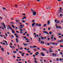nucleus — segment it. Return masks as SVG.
Wrapping results in <instances>:
<instances>
[{"instance_id": "nucleus-1", "label": "nucleus", "mask_w": 63, "mask_h": 63, "mask_svg": "<svg viewBox=\"0 0 63 63\" xmlns=\"http://www.w3.org/2000/svg\"><path fill=\"white\" fill-rule=\"evenodd\" d=\"M32 13L33 14V16H35L36 15V13L35 11H34V12H32Z\"/></svg>"}, {"instance_id": "nucleus-2", "label": "nucleus", "mask_w": 63, "mask_h": 63, "mask_svg": "<svg viewBox=\"0 0 63 63\" xmlns=\"http://www.w3.org/2000/svg\"><path fill=\"white\" fill-rule=\"evenodd\" d=\"M2 24H3V27H4V28L6 29V27L5 26H6L5 24L4 23H2Z\"/></svg>"}, {"instance_id": "nucleus-3", "label": "nucleus", "mask_w": 63, "mask_h": 63, "mask_svg": "<svg viewBox=\"0 0 63 63\" xmlns=\"http://www.w3.org/2000/svg\"><path fill=\"white\" fill-rule=\"evenodd\" d=\"M23 45L24 46H27L28 45V44L27 43V44H25V43H24L23 44Z\"/></svg>"}, {"instance_id": "nucleus-4", "label": "nucleus", "mask_w": 63, "mask_h": 63, "mask_svg": "<svg viewBox=\"0 0 63 63\" xmlns=\"http://www.w3.org/2000/svg\"><path fill=\"white\" fill-rule=\"evenodd\" d=\"M35 23H33L32 25V27H33L35 25Z\"/></svg>"}, {"instance_id": "nucleus-5", "label": "nucleus", "mask_w": 63, "mask_h": 63, "mask_svg": "<svg viewBox=\"0 0 63 63\" xmlns=\"http://www.w3.org/2000/svg\"><path fill=\"white\" fill-rule=\"evenodd\" d=\"M41 44H42V45H43V44H44V43H45V42H43V41H41Z\"/></svg>"}, {"instance_id": "nucleus-6", "label": "nucleus", "mask_w": 63, "mask_h": 63, "mask_svg": "<svg viewBox=\"0 0 63 63\" xmlns=\"http://www.w3.org/2000/svg\"><path fill=\"white\" fill-rule=\"evenodd\" d=\"M41 55H42L43 56H45V55L43 53H41Z\"/></svg>"}, {"instance_id": "nucleus-7", "label": "nucleus", "mask_w": 63, "mask_h": 63, "mask_svg": "<svg viewBox=\"0 0 63 63\" xmlns=\"http://www.w3.org/2000/svg\"><path fill=\"white\" fill-rule=\"evenodd\" d=\"M16 41L17 43L19 42L18 41H19V40L17 39L16 38Z\"/></svg>"}, {"instance_id": "nucleus-8", "label": "nucleus", "mask_w": 63, "mask_h": 63, "mask_svg": "<svg viewBox=\"0 0 63 63\" xmlns=\"http://www.w3.org/2000/svg\"><path fill=\"white\" fill-rule=\"evenodd\" d=\"M8 27H9V28L10 29V30H12V28L10 26L8 25Z\"/></svg>"}, {"instance_id": "nucleus-9", "label": "nucleus", "mask_w": 63, "mask_h": 63, "mask_svg": "<svg viewBox=\"0 0 63 63\" xmlns=\"http://www.w3.org/2000/svg\"><path fill=\"white\" fill-rule=\"evenodd\" d=\"M12 33H15V31L13 30V29L12 30Z\"/></svg>"}, {"instance_id": "nucleus-10", "label": "nucleus", "mask_w": 63, "mask_h": 63, "mask_svg": "<svg viewBox=\"0 0 63 63\" xmlns=\"http://www.w3.org/2000/svg\"><path fill=\"white\" fill-rule=\"evenodd\" d=\"M51 8L49 7V6H48V7H47V6H46V8L47 9H50Z\"/></svg>"}, {"instance_id": "nucleus-11", "label": "nucleus", "mask_w": 63, "mask_h": 63, "mask_svg": "<svg viewBox=\"0 0 63 63\" xmlns=\"http://www.w3.org/2000/svg\"><path fill=\"white\" fill-rule=\"evenodd\" d=\"M13 53H15L16 54L17 53V52L16 51H13Z\"/></svg>"}, {"instance_id": "nucleus-12", "label": "nucleus", "mask_w": 63, "mask_h": 63, "mask_svg": "<svg viewBox=\"0 0 63 63\" xmlns=\"http://www.w3.org/2000/svg\"><path fill=\"white\" fill-rule=\"evenodd\" d=\"M43 32L44 33H46V34L47 33H48V32H45V31H44Z\"/></svg>"}, {"instance_id": "nucleus-13", "label": "nucleus", "mask_w": 63, "mask_h": 63, "mask_svg": "<svg viewBox=\"0 0 63 63\" xmlns=\"http://www.w3.org/2000/svg\"><path fill=\"white\" fill-rule=\"evenodd\" d=\"M31 11L32 12V13H33V12L34 11L32 9H31Z\"/></svg>"}, {"instance_id": "nucleus-14", "label": "nucleus", "mask_w": 63, "mask_h": 63, "mask_svg": "<svg viewBox=\"0 0 63 63\" xmlns=\"http://www.w3.org/2000/svg\"><path fill=\"white\" fill-rule=\"evenodd\" d=\"M38 39H39V40L38 41V42H40L41 41V39H41V38H40V37L38 38Z\"/></svg>"}, {"instance_id": "nucleus-15", "label": "nucleus", "mask_w": 63, "mask_h": 63, "mask_svg": "<svg viewBox=\"0 0 63 63\" xmlns=\"http://www.w3.org/2000/svg\"><path fill=\"white\" fill-rule=\"evenodd\" d=\"M0 49H1L2 50V51H4V48H0Z\"/></svg>"}, {"instance_id": "nucleus-16", "label": "nucleus", "mask_w": 63, "mask_h": 63, "mask_svg": "<svg viewBox=\"0 0 63 63\" xmlns=\"http://www.w3.org/2000/svg\"><path fill=\"white\" fill-rule=\"evenodd\" d=\"M63 40V39H62L60 41V43L62 42Z\"/></svg>"}, {"instance_id": "nucleus-17", "label": "nucleus", "mask_w": 63, "mask_h": 63, "mask_svg": "<svg viewBox=\"0 0 63 63\" xmlns=\"http://www.w3.org/2000/svg\"><path fill=\"white\" fill-rule=\"evenodd\" d=\"M10 23H11L12 24H15V23H14L13 22H10Z\"/></svg>"}, {"instance_id": "nucleus-18", "label": "nucleus", "mask_w": 63, "mask_h": 63, "mask_svg": "<svg viewBox=\"0 0 63 63\" xmlns=\"http://www.w3.org/2000/svg\"><path fill=\"white\" fill-rule=\"evenodd\" d=\"M47 23H48L47 24L48 25H49L50 24V22L49 21H48V22H47Z\"/></svg>"}, {"instance_id": "nucleus-19", "label": "nucleus", "mask_w": 63, "mask_h": 63, "mask_svg": "<svg viewBox=\"0 0 63 63\" xmlns=\"http://www.w3.org/2000/svg\"><path fill=\"white\" fill-rule=\"evenodd\" d=\"M38 26L39 27H40L41 26V24H39V25H38Z\"/></svg>"}, {"instance_id": "nucleus-20", "label": "nucleus", "mask_w": 63, "mask_h": 63, "mask_svg": "<svg viewBox=\"0 0 63 63\" xmlns=\"http://www.w3.org/2000/svg\"><path fill=\"white\" fill-rule=\"evenodd\" d=\"M12 27L14 29L15 28V27L13 25H12Z\"/></svg>"}, {"instance_id": "nucleus-21", "label": "nucleus", "mask_w": 63, "mask_h": 63, "mask_svg": "<svg viewBox=\"0 0 63 63\" xmlns=\"http://www.w3.org/2000/svg\"><path fill=\"white\" fill-rule=\"evenodd\" d=\"M33 51H35L36 50H37L36 49H33Z\"/></svg>"}, {"instance_id": "nucleus-22", "label": "nucleus", "mask_w": 63, "mask_h": 63, "mask_svg": "<svg viewBox=\"0 0 63 63\" xmlns=\"http://www.w3.org/2000/svg\"><path fill=\"white\" fill-rule=\"evenodd\" d=\"M5 42V43H7V41H4V40H3V42Z\"/></svg>"}, {"instance_id": "nucleus-23", "label": "nucleus", "mask_w": 63, "mask_h": 63, "mask_svg": "<svg viewBox=\"0 0 63 63\" xmlns=\"http://www.w3.org/2000/svg\"><path fill=\"white\" fill-rule=\"evenodd\" d=\"M30 48H33V46H31L30 47Z\"/></svg>"}, {"instance_id": "nucleus-24", "label": "nucleus", "mask_w": 63, "mask_h": 63, "mask_svg": "<svg viewBox=\"0 0 63 63\" xmlns=\"http://www.w3.org/2000/svg\"><path fill=\"white\" fill-rule=\"evenodd\" d=\"M16 37L17 38H19V37L17 35H16Z\"/></svg>"}, {"instance_id": "nucleus-25", "label": "nucleus", "mask_w": 63, "mask_h": 63, "mask_svg": "<svg viewBox=\"0 0 63 63\" xmlns=\"http://www.w3.org/2000/svg\"><path fill=\"white\" fill-rule=\"evenodd\" d=\"M41 39V40H43V39H44V37H42Z\"/></svg>"}, {"instance_id": "nucleus-26", "label": "nucleus", "mask_w": 63, "mask_h": 63, "mask_svg": "<svg viewBox=\"0 0 63 63\" xmlns=\"http://www.w3.org/2000/svg\"><path fill=\"white\" fill-rule=\"evenodd\" d=\"M52 33V32H49V33L50 34V35L52 34H51Z\"/></svg>"}, {"instance_id": "nucleus-27", "label": "nucleus", "mask_w": 63, "mask_h": 63, "mask_svg": "<svg viewBox=\"0 0 63 63\" xmlns=\"http://www.w3.org/2000/svg\"><path fill=\"white\" fill-rule=\"evenodd\" d=\"M57 19H55V20L54 21H55V22H56L57 21Z\"/></svg>"}, {"instance_id": "nucleus-28", "label": "nucleus", "mask_w": 63, "mask_h": 63, "mask_svg": "<svg viewBox=\"0 0 63 63\" xmlns=\"http://www.w3.org/2000/svg\"><path fill=\"white\" fill-rule=\"evenodd\" d=\"M42 50H46V49L44 48H43L42 49Z\"/></svg>"}, {"instance_id": "nucleus-29", "label": "nucleus", "mask_w": 63, "mask_h": 63, "mask_svg": "<svg viewBox=\"0 0 63 63\" xmlns=\"http://www.w3.org/2000/svg\"><path fill=\"white\" fill-rule=\"evenodd\" d=\"M46 25H47L46 24H45L44 25V27H46Z\"/></svg>"}, {"instance_id": "nucleus-30", "label": "nucleus", "mask_w": 63, "mask_h": 63, "mask_svg": "<svg viewBox=\"0 0 63 63\" xmlns=\"http://www.w3.org/2000/svg\"><path fill=\"white\" fill-rule=\"evenodd\" d=\"M23 18H24L25 19H26V16H24Z\"/></svg>"}, {"instance_id": "nucleus-31", "label": "nucleus", "mask_w": 63, "mask_h": 63, "mask_svg": "<svg viewBox=\"0 0 63 63\" xmlns=\"http://www.w3.org/2000/svg\"><path fill=\"white\" fill-rule=\"evenodd\" d=\"M15 27L16 29H18L17 28V27L15 26Z\"/></svg>"}, {"instance_id": "nucleus-32", "label": "nucleus", "mask_w": 63, "mask_h": 63, "mask_svg": "<svg viewBox=\"0 0 63 63\" xmlns=\"http://www.w3.org/2000/svg\"><path fill=\"white\" fill-rule=\"evenodd\" d=\"M36 47V46H34L33 47V48H35V47Z\"/></svg>"}, {"instance_id": "nucleus-33", "label": "nucleus", "mask_w": 63, "mask_h": 63, "mask_svg": "<svg viewBox=\"0 0 63 63\" xmlns=\"http://www.w3.org/2000/svg\"><path fill=\"white\" fill-rule=\"evenodd\" d=\"M16 20V22L17 23H18V22H19V21H18L17 20Z\"/></svg>"}, {"instance_id": "nucleus-34", "label": "nucleus", "mask_w": 63, "mask_h": 63, "mask_svg": "<svg viewBox=\"0 0 63 63\" xmlns=\"http://www.w3.org/2000/svg\"><path fill=\"white\" fill-rule=\"evenodd\" d=\"M51 29V28L49 27L48 28V30H49Z\"/></svg>"}, {"instance_id": "nucleus-35", "label": "nucleus", "mask_w": 63, "mask_h": 63, "mask_svg": "<svg viewBox=\"0 0 63 63\" xmlns=\"http://www.w3.org/2000/svg\"><path fill=\"white\" fill-rule=\"evenodd\" d=\"M55 44V43H53V44H52V45H54Z\"/></svg>"}, {"instance_id": "nucleus-36", "label": "nucleus", "mask_w": 63, "mask_h": 63, "mask_svg": "<svg viewBox=\"0 0 63 63\" xmlns=\"http://www.w3.org/2000/svg\"><path fill=\"white\" fill-rule=\"evenodd\" d=\"M34 21H35V20H32V22H34Z\"/></svg>"}, {"instance_id": "nucleus-37", "label": "nucleus", "mask_w": 63, "mask_h": 63, "mask_svg": "<svg viewBox=\"0 0 63 63\" xmlns=\"http://www.w3.org/2000/svg\"><path fill=\"white\" fill-rule=\"evenodd\" d=\"M50 40V38H48L47 40L48 41L49 40Z\"/></svg>"}, {"instance_id": "nucleus-38", "label": "nucleus", "mask_w": 63, "mask_h": 63, "mask_svg": "<svg viewBox=\"0 0 63 63\" xmlns=\"http://www.w3.org/2000/svg\"><path fill=\"white\" fill-rule=\"evenodd\" d=\"M22 15H24V16H26V14H22Z\"/></svg>"}, {"instance_id": "nucleus-39", "label": "nucleus", "mask_w": 63, "mask_h": 63, "mask_svg": "<svg viewBox=\"0 0 63 63\" xmlns=\"http://www.w3.org/2000/svg\"><path fill=\"white\" fill-rule=\"evenodd\" d=\"M36 25L37 26H38V23H37Z\"/></svg>"}, {"instance_id": "nucleus-40", "label": "nucleus", "mask_w": 63, "mask_h": 63, "mask_svg": "<svg viewBox=\"0 0 63 63\" xmlns=\"http://www.w3.org/2000/svg\"><path fill=\"white\" fill-rule=\"evenodd\" d=\"M59 23V21H58L56 23L57 24H58V23Z\"/></svg>"}, {"instance_id": "nucleus-41", "label": "nucleus", "mask_w": 63, "mask_h": 63, "mask_svg": "<svg viewBox=\"0 0 63 63\" xmlns=\"http://www.w3.org/2000/svg\"><path fill=\"white\" fill-rule=\"evenodd\" d=\"M0 36H1V37H3V35H0Z\"/></svg>"}, {"instance_id": "nucleus-42", "label": "nucleus", "mask_w": 63, "mask_h": 63, "mask_svg": "<svg viewBox=\"0 0 63 63\" xmlns=\"http://www.w3.org/2000/svg\"><path fill=\"white\" fill-rule=\"evenodd\" d=\"M10 48H13V47L11 46V45H10Z\"/></svg>"}, {"instance_id": "nucleus-43", "label": "nucleus", "mask_w": 63, "mask_h": 63, "mask_svg": "<svg viewBox=\"0 0 63 63\" xmlns=\"http://www.w3.org/2000/svg\"><path fill=\"white\" fill-rule=\"evenodd\" d=\"M55 55V53H53L52 54V55H53V56H54Z\"/></svg>"}, {"instance_id": "nucleus-44", "label": "nucleus", "mask_w": 63, "mask_h": 63, "mask_svg": "<svg viewBox=\"0 0 63 63\" xmlns=\"http://www.w3.org/2000/svg\"><path fill=\"white\" fill-rule=\"evenodd\" d=\"M35 55H33V57H35Z\"/></svg>"}, {"instance_id": "nucleus-45", "label": "nucleus", "mask_w": 63, "mask_h": 63, "mask_svg": "<svg viewBox=\"0 0 63 63\" xmlns=\"http://www.w3.org/2000/svg\"><path fill=\"white\" fill-rule=\"evenodd\" d=\"M20 31H23V30H22V29H20Z\"/></svg>"}, {"instance_id": "nucleus-46", "label": "nucleus", "mask_w": 63, "mask_h": 63, "mask_svg": "<svg viewBox=\"0 0 63 63\" xmlns=\"http://www.w3.org/2000/svg\"><path fill=\"white\" fill-rule=\"evenodd\" d=\"M2 44L3 45H5V43H3Z\"/></svg>"}, {"instance_id": "nucleus-47", "label": "nucleus", "mask_w": 63, "mask_h": 63, "mask_svg": "<svg viewBox=\"0 0 63 63\" xmlns=\"http://www.w3.org/2000/svg\"><path fill=\"white\" fill-rule=\"evenodd\" d=\"M3 8V10H6V8H4V7Z\"/></svg>"}, {"instance_id": "nucleus-48", "label": "nucleus", "mask_w": 63, "mask_h": 63, "mask_svg": "<svg viewBox=\"0 0 63 63\" xmlns=\"http://www.w3.org/2000/svg\"><path fill=\"white\" fill-rule=\"evenodd\" d=\"M55 44L56 45H58V43H55Z\"/></svg>"}, {"instance_id": "nucleus-49", "label": "nucleus", "mask_w": 63, "mask_h": 63, "mask_svg": "<svg viewBox=\"0 0 63 63\" xmlns=\"http://www.w3.org/2000/svg\"><path fill=\"white\" fill-rule=\"evenodd\" d=\"M60 10H62L61 7H60Z\"/></svg>"}, {"instance_id": "nucleus-50", "label": "nucleus", "mask_w": 63, "mask_h": 63, "mask_svg": "<svg viewBox=\"0 0 63 63\" xmlns=\"http://www.w3.org/2000/svg\"><path fill=\"white\" fill-rule=\"evenodd\" d=\"M34 61L35 62V63H37V62H36V60H34Z\"/></svg>"}, {"instance_id": "nucleus-51", "label": "nucleus", "mask_w": 63, "mask_h": 63, "mask_svg": "<svg viewBox=\"0 0 63 63\" xmlns=\"http://www.w3.org/2000/svg\"><path fill=\"white\" fill-rule=\"evenodd\" d=\"M56 28L57 29H58L59 28V27L58 26H57V27H56Z\"/></svg>"}, {"instance_id": "nucleus-52", "label": "nucleus", "mask_w": 63, "mask_h": 63, "mask_svg": "<svg viewBox=\"0 0 63 63\" xmlns=\"http://www.w3.org/2000/svg\"><path fill=\"white\" fill-rule=\"evenodd\" d=\"M22 21L23 23H25V21L24 20H22Z\"/></svg>"}, {"instance_id": "nucleus-53", "label": "nucleus", "mask_w": 63, "mask_h": 63, "mask_svg": "<svg viewBox=\"0 0 63 63\" xmlns=\"http://www.w3.org/2000/svg\"><path fill=\"white\" fill-rule=\"evenodd\" d=\"M5 35L6 36H8V35H7V33H5Z\"/></svg>"}, {"instance_id": "nucleus-54", "label": "nucleus", "mask_w": 63, "mask_h": 63, "mask_svg": "<svg viewBox=\"0 0 63 63\" xmlns=\"http://www.w3.org/2000/svg\"><path fill=\"white\" fill-rule=\"evenodd\" d=\"M23 28V27H20V29H22Z\"/></svg>"}, {"instance_id": "nucleus-55", "label": "nucleus", "mask_w": 63, "mask_h": 63, "mask_svg": "<svg viewBox=\"0 0 63 63\" xmlns=\"http://www.w3.org/2000/svg\"><path fill=\"white\" fill-rule=\"evenodd\" d=\"M26 55H27V56H28L29 55L28 54H26Z\"/></svg>"}, {"instance_id": "nucleus-56", "label": "nucleus", "mask_w": 63, "mask_h": 63, "mask_svg": "<svg viewBox=\"0 0 63 63\" xmlns=\"http://www.w3.org/2000/svg\"><path fill=\"white\" fill-rule=\"evenodd\" d=\"M60 47H63V45H60Z\"/></svg>"}, {"instance_id": "nucleus-57", "label": "nucleus", "mask_w": 63, "mask_h": 63, "mask_svg": "<svg viewBox=\"0 0 63 63\" xmlns=\"http://www.w3.org/2000/svg\"><path fill=\"white\" fill-rule=\"evenodd\" d=\"M29 40H27V43H28L29 42Z\"/></svg>"}, {"instance_id": "nucleus-58", "label": "nucleus", "mask_w": 63, "mask_h": 63, "mask_svg": "<svg viewBox=\"0 0 63 63\" xmlns=\"http://www.w3.org/2000/svg\"><path fill=\"white\" fill-rule=\"evenodd\" d=\"M12 38H14V35H12Z\"/></svg>"}, {"instance_id": "nucleus-59", "label": "nucleus", "mask_w": 63, "mask_h": 63, "mask_svg": "<svg viewBox=\"0 0 63 63\" xmlns=\"http://www.w3.org/2000/svg\"><path fill=\"white\" fill-rule=\"evenodd\" d=\"M49 51V52H52L53 51L52 50H50Z\"/></svg>"}, {"instance_id": "nucleus-60", "label": "nucleus", "mask_w": 63, "mask_h": 63, "mask_svg": "<svg viewBox=\"0 0 63 63\" xmlns=\"http://www.w3.org/2000/svg\"><path fill=\"white\" fill-rule=\"evenodd\" d=\"M40 61L41 62H42L43 61L42 60H40Z\"/></svg>"}, {"instance_id": "nucleus-61", "label": "nucleus", "mask_w": 63, "mask_h": 63, "mask_svg": "<svg viewBox=\"0 0 63 63\" xmlns=\"http://www.w3.org/2000/svg\"><path fill=\"white\" fill-rule=\"evenodd\" d=\"M30 50V49L29 48H28L27 49V51H28V50Z\"/></svg>"}, {"instance_id": "nucleus-62", "label": "nucleus", "mask_w": 63, "mask_h": 63, "mask_svg": "<svg viewBox=\"0 0 63 63\" xmlns=\"http://www.w3.org/2000/svg\"><path fill=\"white\" fill-rule=\"evenodd\" d=\"M60 16H62V14H60Z\"/></svg>"}, {"instance_id": "nucleus-63", "label": "nucleus", "mask_w": 63, "mask_h": 63, "mask_svg": "<svg viewBox=\"0 0 63 63\" xmlns=\"http://www.w3.org/2000/svg\"><path fill=\"white\" fill-rule=\"evenodd\" d=\"M61 33H59L58 34V35H61Z\"/></svg>"}, {"instance_id": "nucleus-64", "label": "nucleus", "mask_w": 63, "mask_h": 63, "mask_svg": "<svg viewBox=\"0 0 63 63\" xmlns=\"http://www.w3.org/2000/svg\"><path fill=\"white\" fill-rule=\"evenodd\" d=\"M36 36H37V37H38L39 36H38V34H37V35H36Z\"/></svg>"}]
</instances>
